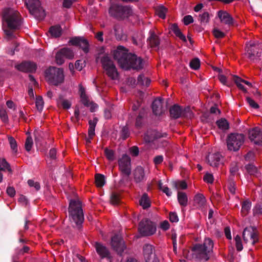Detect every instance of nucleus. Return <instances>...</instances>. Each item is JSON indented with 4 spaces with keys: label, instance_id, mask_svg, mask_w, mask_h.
<instances>
[{
    "label": "nucleus",
    "instance_id": "f257e3e1",
    "mask_svg": "<svg viewBox=\"0 0 262 262\" xmlns=\"http://www.w3.org/2000/svg\"><path fill=\"white\" fill-rule=\"evenodd\" d=\"M114 58L118 61L120 67L125 70H139L143 68L142 59L136 55L128 53L123 47L119 46L114 51Z\"/></svg>",
    "mask_w": 262,
    "mask_h": 262
},
{
    "label": "nucleus",
    "instance_id": "f03ea898",
    "mask_svg": "<svg viewBox=\"0 0 262 262\" xmlns=\"http://www.w3.org/2000/svg\"><path fill=\"white\" fill-rule=\"evenodd\" d=\"M3 18L7 25V27L4 29L6 37L8 39L15 37L14 31L19 29L21 25L19 13L13 9L6 8L3 11Z\"/></svg>",
    "mask_w": 262,
    "mask_h": 262
},
{
    "label": "nucleus",
    "instance_id": "7ed1b4c3",
    "mask_svg": "<svg viewBox=\"0 0 262 262\" xmlns=\"http://www.w3.org/2000/svg\"><path fill=\"white\" fill-rule=\"evenodd\" d=\"M214 246L213 241L209 237L204 239L203 244H196L191 249V256H187V258L194 259L199 261H207L212 252Z\"/></svg>",
    "mask_w": 262,
    "mask_h": 262
},
{
    "label": "nucleus",
    "instance_id": "20e7f679",
    "mask_svg": "<svg viewBox=\"0 0 262 262\" xmlns=\"http://www.w3.org/2000/svg\"><path fill=\"white\" fill-rule=\"evenodd\" d=\"M69 217L78 227L80 226L83 221V213L81 208V204L79 200H71L69 207Z\"/></svg>",
    "mask_w": 262,
    "mask_h": 262
},
{
    "label": "nucleus",
    "instance_id": "39448f33",
    "mask_svg": "<svg viewBox=\"0 0 262 262\" xmlns=\"http://www.w3.org/2000/svg\"><path fill=\"white\" fill-rule=\"evenodd\" d=\"M45 77L49 83L55 85L62 83L64 78L63 70L53 67H50L46 71Z\"/></svg>",
    "mask_w": 262,
    "mask_h": 262
},
{
    "label": "nucleus",
    "instance_id": "423d86ee",
    "mask_svg": "<svg viewBox=\"0 0 262 262\" xmlns=\"http://www.w3.org/2000/svg\"><path fill=\"white\" fill-rule=\"evenodd\" d=\"M102 66L107 76L112 80L117 79L119 74L113 61L107 55H104L101 59Z\"/></svg>",
    "mask_w": 262,
    "mask_h": 262
},
{
    "label": "nucleus",
    "instance_id": "0eeeda50",
    "mask_svg": "<svg viewBox=\"0 0 262 262\" xmlns=\"http://www.w3.org/2000/svg\"><path fill=\"white\" fill-rule=\"evenodd\" d=\"M245 139V136L242 134H230L227 139L228 149L234 151L238 150L244 143Z\"/></svg>",
    "mask_w": 262,
    "mask_h": 262
},
{
    "label": "nucleus",
    "instance_id": "6e6552de",
    "mask_svg": "<svg viewBox=\"0 0 262 262\" xmlns=\"http://www.w3.org/2000/svg\"><path fill=\"white\" fill-rule=\"evenodd\" d=\"M25 4L31 14L39 19L45 16V11L40 7L38 0H25Z\"/></svg>",
    "mask_w": 262,
    "mask_h": 262
},
{
    "label": "nucleus",
    "instance_id": "1a4fd4ad",
    "mask_svg": "<svg viewBox=\"0 0 262 262\" xmlns=\"http://www.w3.org/2000/svg\"><path fill=\"white\" fill-rule=\"evenodd\" d=\"M139 231L142 236H149L156 231L155 224L147 219L143 220L139 224Z\"/></svg>",
    "mask_w": 262,
    "mask_h": 262
},
{
    "label": "nucleus",
    "instance_id": "9d476101",
    "mask_svg": "<svg viewBox=\"0 0 262 262\" xmlns=\"http://www.w3.org/2000/svg\"><path fill=\"white\" fill-rule=\"evenodd\" d=\"M246 53L248 57L253 60L255 57L259 56L262 51V45L255 41H250L246 45Z\"/></svg>",
    "mask_w": 262,
    "mask_h": 262
},
{
    "label": "nucleus",
    "instance_id": "9b49d317",
    "mask_svg": "<svg viewBox=\"0 0 262 262\" xmlns=\"http://www.w3.org/2000/svg\"><path fill=\"white\" fill-rule=\"evenodd\" d=\"M244 242L254 245L258 241V232L256 228L253 227L246 228L243 233Z\"/></svg>",
    "mask_w": 262,
    "mask_h": 262
},
{
    "label": "nucleus",
    "instance_id": "f8f14e48",
    "mask_svg": "<svg viewBox=\"0 0 262 262\" xmlns=\"http://www.w3.org/2000/svg\"><path fill=\"white\" fill-rule=\"evenodd\" d=\"M118 165L121 172L129 176L131 173L130 158L126 155H123L118 160Z\"/></svg>",
    "mask_w": 262,
    "mask_h": 262
},
{
    "label": "nucleus",
    "instance_id": "ddd939ff",
    "mask_svg": "<svg viewBox=\"0 0 262 262\" xmlns=\"http://www.w3.org/2000/svg\"><path fill=\"white\" fill-rule=\"evenodd\" d=\"M74 57V53L72 50L68 48H64L59 50L56 54V62L58 64H62L64 59H72Z\"/></svg>",
    "mask_w": 262,
    "mask_h": 262
},
{
    "label": "nucleus",
    "instance_id": "4468645a",
    "mask_svg": "<svg viewBox=\"0 0 262 262\" xmlns=\"http://www.w3.org/2000/svg\"><path fill=\"white\" fill-rule=\"evenodd\" d=\"M112 248L118 253H121L125 249L124 241L121 236L115 235L111 239Z\"/></svg>",
    "mask_w": 262,
    "mask_h": 262
},
{
    "label": "nucleus",
    "instance_id": "2eb2a0df",
    "mask_svg": "<svg viewBox=\"0 0 262 262\" xmlns=\"http://www.w3.org/2000/svg\"><path fill=\"white\" fill-rule=\"evenodd\" d=\"M249 138L254 144L262 145V132L258 128H254L249 131Z\"/></svg>",
    "mask_w": 262,
    "mask_h": 262
},
{
    "label": "nucleus",
    "instance_id": "dca6fc26",
    "mask_svg": "<svg viewBox=\"0 0 262 262\" xmlns=\"http://www.w3.org/2000/svg\"><path fill=\"white\" fill-rule=\"evenodd\" d=\"M223 157L219 153L209 154L207 157L208 163L212 167H217L222 163Z\"/></svg>",
    "mask_w": 262,
    "mask_h": 262
},
{
    "label": "nucleus",
    "instance_id": "f3484780",
    "mask_svg": "<svg viewBox=\"0 0 262 262\" xmlns=\"http://www.w3.org/2000/svg\"><path fill=\"white\" fill-rule=\"evenodd\" d=\"M69 43L74 46H79L85 53L89 52V43L88 41L81 37H74L71 38Z\"/></svg>",
    "mask_w": 262,
    "mask_h": 262
},
{
    "label": "nucleus",
    "instance_id": "a211bd4d",
    "mask_svg": "<svg viewBox=\"0 0 262 262\" xmlns=\"http://www.w3.org/2000/svg\"><path fill=\"white\" fill-rule=\"evenodd\" d=\"M217 16L221 23L228 26H232L234 24L233 18L227 11L220 10L217 12Z\"/></svg>",
    "mask_w": 262,
    "mask_h": 262
},
{
    "label": "nucleus",
    "instance_id": "6ab92c4d",
    "mask_svg": "<svg viewBox=\"0 0 262 262\" xmlns=\"http://www.w3.org/2000/svg\"><path fill=\"white\" fill-rule=\"evenodd\" d=\"M15 68L21 72H33L36 69V66L33 62L25 61L19 64L16 65Z\"/></svg>",
    "mask_w": 262,
    "mask_h": 262
},
{
    "label": "nucleus",
    "instance_id": "aec40b11",
    "mask_svg": "<svg viewBox=\"0 0 262 262\" xmlns=\"http://www.w3.org/2000/svg\"><path fill=\"white\" fill-rule=\"evenodd\" d=\"M94 247L97 253L101 258H110V253L105 246L100 243L96 242L95 243Z\"/></svg>",
    "mask_w": 262,
    "mask_h": 262
},
{
    "label": "nucleus",
    "instance_id": "412c9836",
    "mask_svg": "<svg viewBox=\"0 0 262 262\" xmlns=\"http://www.w3.org/2000/svg\"><path fill=\"white\" fill-rule=\"evenodd\" d=\"M143 255L145 261L157 257L155 254L153 246L150 244H146L143 248Z\"/></svg>",
    "mask_w": 262,
    "mask_h": 262
},
{
    "label": "nucleus",
    "instance_id": "4be33fe9",
    "mask_svg": "<svg viewBox=\"0 0 262 262\" xmlns=\"http://www.w3.org/2000/svg\"><path fill=\"white\" fill-rule=\"evenodd\" d=\"M134 180L136 183H140L145 180V172L141 166L137 167L134 172Z\"/></svg>",
    "mask_w": 262,
    "mask_h": 262
},
{
    "label": "nucleus",
    "instance_id": "5701e85b",
    "mask_svg": "<svg viewBox=\"0 0 262 262\" xmlns=\"http://www.w3.org/2000/svg\"><path fill=\"white\" fill-rule=\"evenodd\" d=\"M152 108L153 113L156 115H161L164 112L162 99L160 98L155 99L152 102Z\"/></svg>",
    "mask_w": 262,
    "mask_h": 262
},
{
    "label": "nucleus",
    "instance_id": "b1692460",
    "mask_svg": "<svg viewBox=\"0 0 262 262\" xmlns=\"http://www.w3.org/2000/svg\"><path fill=\"white\" fill-rule=\"evenodd\" d=\"M232 79L234 81V82L236 83L237 87L245 92H246L247 91V90L244 86V85H243L244 84H246L249 87L252 86V84L250 82H249L247 81L244 80L237 76L233 75Z\"/></svg>",
    "mask_w": 262,
    "mask_h": 262
},
{
    "label": "nucleus",
    "instance_id": "393cba45",
    "mask_svg": "<svg viewBox=\"0 0 262 262\" xmlns=\"http://www.w3.org/2000/svg\"><path fill=\"white\" fill-rule=\"evenodd\" d=\"M124 7L125 6L117 5H112L110 8L109 13L111 15L116 18H120V15L119 14L122 13L123 10L121 9L122 8H124Z\"/></svg>",
    "mask_w": 262,
    "mask_h": 262
},
{
    "label": "nucleus",
    "instance_id": "a878e982",
    "mask_svg": "<svg viewBox=\"0 0 262 262\" xmlns=\"http://www.w3.org/2000/svg\"><path fill=\"white\" fill-rule=\"evenodd\" d=\"M169 112L171 117L176 119L180 117L183 112L182 108L177 105H174L171 107Z\"/></svg>",
    "mask_w": 262,
    "mask_h": 262
},
{
    "label": "nucleus",
    "instance_id": "bb28decb",
    "mask_svg": "<svg viewBox=\"0 0 262 262\" xmlns=\"http://www.w3.org/2000/svg\"><path fill=\"white\" fill-rule=\"evenodd\" d=\"M79 93L80 94L81 101L82 103L85 106L89 105V101L87 95L85 94L84 88L81 84L79 85Z\"/></svg>",
    "mask_w": 262,
    "mask_h": 262
},
{
    "label": "nucleus",
    "instance_id": "cd10ccee",
    "mask_svg": "<svg viewBox=\"0 0 262 262\" xmlns=\"http://www.w3.org/2000/svg\"><path fill=\"white\" fill-rule=\"evenodd\" d=\"M97 119L94 118L92 120H90L89 122V128L88 130V135L89 137L90 138V139H92L93 137L95 136V129L97 123Z\"/></svg>",
    "mask_w": 262,
    "mask_h": 262
},
{
    "label": "nucleus",
    "instance_id": "c85d7f7f",
    "mask_svg": "<svg viewBox=\"0 0 262 262\" xmlns=\"http://www.w3.org/2000/svg\"><path fill=\"white\" fill-rule=\"evenodd\" d=\"M0 171H8L10 173L12 172L10 164L4 158H0Z\"/></svg>",
    "mask_w": 262,
    "mask_h": 262
},
{
    "label": "nucleus",
    "instance_id": "c756f323",
    "mask_svg": "<svg viewBox=\"0 0 262 262\" xmlns=\"http://www.w3.org/2000/svg\"><path fill=\"white\" fill-rule=\"evenodd\" d=\"M170 29L171 31L175 34V35L179 37L181 40L184 42H186V38L184 35L180 30L179 29L178 26L176 24H172L171 26Z\"/></svg>",
    "mask_w": 262,
    "mask_h": 262
},
{
    "label": "nucleus",
    "instance_id": "7c9ffc66",
    "mask_svg": "<svg viewBox=\"0 0 262 262\" xmlns=\"http://www.w3.org/2000/svg\"><path fill=\"white\" fill-rule=\"evenodd\" d=\"M58 106H61L64 109H69L71 106V103L68 100L65 99L62 96H60L57 100Z\"/></svg>",
    "mask_w": 262,
    "mask_h": 262
},
{
    "label": "nucleus",
    "instance_id": "2f4dec72",
    "mask_svg": "<svg viewBox=\"0 0 262 262\" xmlns=\"http://www.w3.org/2000/svg\"><path fill=\"white\" fill-rule=\"evenodd\" d=\"M194 203L200 207H203L206 203L205 197L201 194H198L194 198Z\"/></svg>",
    "mask_w": 262,
    "mask_h": 262
},
{
    "label": "nucleus",
    "instance_id": "473e14b6",
    "mask_svg": "<svg viewBox=\"0 0 262 262\" xmlns=\"http://www.w3.org/2000/svg\"><path fill=\"white\" fill-rule=\"evenodd\" d=\"M140 204L143 209H146L150 207V202L146 193L143 194L140 200Z\"/></svg>",
    "mask_w": 262,
    "mask_h": 262
},
{
    "label": "nucleus",
    "instance_id": "72a5a7b5",
    "mask_svg": "<svg viewBox=\"0 0 262 262\" xmlns=\"http://www.w3.org/2000/svg\"><path fill=\"white\" fill-rule=\"evenodd\" d=\"M178 200L179 203L181 206H186L187 205V196L185 193L182 192H178Z\"/></svg>",
    "mask_w": 262,
    "mask_h": 262
},
{
    "label": "nucleus",
    "instance_id": "f704fd0d",
    "mask_svg": "<svg viewBox=\"0 0 262 262\" xmlns=\"http://www.w3.org/2000/svg\"><path fill=\"white\" fill-rule=\"evenodd\" d=\"M61 28L60 26H53L50 28L49 32L54 37H59L61 34Z\"/></svg>",
    "mask_w": 262,
    "mask_h": 262
},
{
    "label": "nucleus",
    "instance_id": "c9c22d12",
    "mask_svg": "<svg viewBox=\"0 0 262 262\" xmlns=\"http://www.w3.org/2000/svg\"><path fill=\"white\" fill-rule=\"evenodd\" d=\"M251 203L248 200L244 201L242 204L241 212L243 215H246L251 208Z\"/></svg>",
    "mask_w": 262,
    "mask_h": 262
},
{
    "label": "nucleus",
    "instance_id": "e433bc0d",
    "mask_svg": "<svg viewBox=\"0 0 262 262\" xmlns=\"http://www.w3.org/2000/svg\"><path fill=\"white\" fill-rule=\"evenodd\" d=\"M149 42L151 47H156L158 46L159 43V39L158 36L154 33H152L149 38Z\"/></svg>",
    "mask_w": 262,
    "mask_h": 262
},
{
    "label": "nucleus",
    "instance_id": "4c0bfd02",
    "mask_svg": "<svg viewBox=\"0 0 262 262\" xmlns=\"http://www.w3.org/2000/svg\"><path fill=\"white\" fill-rule=\"evenodd\" d=\"M95 183L98 187H102L105 184L104 177L101 174H97L95 176Z\"/></svg>",
    "mask_w": 262,
    "mask_h": 262
},
{
    "label": "nucleus",
    "instance_id": "58836bf2",
    "mask_svg": "<svg viewBox=\"0 0 262 262\" xmlns=\"http://www.w3.org/2000/svg\"><path fill=\"white\" fill-rule=\"evenodd\" d=\"M167 11V10L166 8L163 6H160L157 8L156 12V14L159 17L164 19L165 18Z\"/></svg>",
    "mask_w": 262,
    "mask_h": 262
},
{
    "label": "nucleus",
    "instance_id": "ea45409f",
    "mask_svg": "<svg viewBox=\"0 0 262 262\" xmlns=\"http://www.w3.org/2000/svg\"><path fill=\"white\" fill-rule=\"evenodd\" d=\"M209 14L207 12H204L199 15V21L202 25H206L209 21Z\"/></svg>",
    "mask_w": 262,
    "mask_h": 262
},
{
    "label": "nucleus",
    "instance_id": "a19ab883",
    "mask_svg": "<svg viewBox=\"0 0 262 262\" xmlns=\"http://www.w3.org/2000/svg\"><path fill=\"white\" fill-rule=\"evenodd\" d=\"M150 82V79L143 75H139L138 77V83L141 85L148 86Z\"/></svg>",
    "mask_w": 262,
    "mask_h": 262
},
{
    "label": "nucleus",
    "instance_id": "79ce46f5",
    "mask_svg": "<svg viewBox=\"0 0 262 262\" xmlns=\"http://www.w3.org/2000/svg\"><path fill=\"white\" fill-rule=\"evenodd\" d=\"M35 105L38 111L41 112L42 110L44 105V102L42 97L38 96L36 97Z\"/></svg>",
    "mask_w": 262,
    "mask_h": 262
},
{
    "label": "nucleus",
    "instance_id": "37998d69",
    "mask_svg": "<svg viewBox=\"0 0 262 262\" xmlns=\"http://www.w3.org/2000/svg\"><path fill=\"white\" fill-rule=\"evenodd\" d=\"M8 139L12 150L16 154L17 152V144L16 140L11 136L8 137Z\"/></svg>",
    "mask_w": 262,
    "mask_h": 262
},
{
    "label": "nucleus",
    "instance_id": "c03bdc74",
    "mask_svg": "<svg viewBox=\"0 0 262 262\" xmlns=\"http://www.w3.org/2000/svg\"><path fill=\"white\" fill-rule=\"evenodd\" d=\"M216 124L221 129L225 130L229 128V124L226 119H221L216 122Z\"/></svg>",
    "mask_w": 262,
    "mask_h": 262
},
{
    "label": "nucleus",
    "instance_id": "a18cd8bd",
    "mask_svg": "<svg viewBox=\"0 0 262 262\" xmlns=\"http://www.w3.org/2000/svg\"><path fill=\"white\" fill-rule=\"evenodd\" d=\"M27 135H28V137L25 142V149L27 151H29L31 150L33 145V140L29 133L27 132Z\"/></svg>",
    "mask_w": 262,
    "mask_h": 262
},
{
    "label": "nucleus",
    "instance_id": "49530a36",
    "mask_svg": "<svg viewBox=\"0 0 262 262\" xmlns=\"http://www.w3.org/2000/svg\"><path fill=\"white\" fill-rule=\"evenodd\" d=\"M121 10H123V12L119 14L120 18L127 17L132 13V10L129 7L125 6L124 8H122Z\"/></svg>",
    "mask_w": 262,
    "mask_h": 262
},
{
    "label": "nucleus",
    "instance_id": "de8ad7c7",
    "mask_svg": "<svg viewBox=\"0 0 262 262\" xmlns=\"http://www.w3.org/2000/svg\"><path fill=\"white\" fill-rule=\"evenodd\" d=\"M173 185L177 189H185L187 185L184 181H178L173 183Z\"/></svg>",
    "mask_w": 262,
    "mask_h": 262
},
{
    "label": "nucleus",
    "instance_id": "09e8293b",
    "mask_svg": "<svg viewBox=\"0 0 262 262\" xmlns=\"http://www.w3.org/2000/svg\"><path fill=\"white\" fill-rule=\"evenodd\" d=\"M247 172L251 175H255L258 172L257 168L252 164H249L246 166Z\"/></svg>",
    "mask_w": 262,
    "mask_h": 262
},
{
    "label": "nucleus",
    "instance_id": "8fccbe9b",
    "mask_svg": "<svg viewBox=\"0 0 262 262\" xmlns=\"http://www.w3.org/2000/svg\"><path fill=\"white\" fill-rule=\"evenodd\" d=\"M0 118L3 122L7 123L8 122V117L7 111L3 107H0Z\"/></svg>",
    "mask_w": 262,
    "mask_h": 262
},
{
    "label": "nucleus",
    "instance_id": "3c124183",
    "mask_svg": "<svg viewBox=\"0 0 262 262\" xmlns=\"http://www.w3.org/2000/svg\"><path fill=\"white\" fill-rule=\"evenodd\" d=\"M189 65L191 69L196 70L200 67V61L198 58H194L190 62Z\"/></svg>",
    "mask_w": 262,
    "mask_h": 262
},
{
    "label": "nucleus",
    "instance_id": "603ef678",
    "mask_svg": "<svg viewBox=\"0 0 262 262\" xmlns=\"http://www.w3.org/2000/svg\"><path fill=\"white\" fill-rule=\"evenodd\" d=\"M158 186L159 189L165 193L168 196L171 195V192H170L169 188L167 186H164L161 181L159 182Z\"/></svg>",
    "mask_w": 262,
    "mask_h": 262
},
{
    "label": "nucleus",
    "instance_id": "864d4df0",
    "mask_svg": "<svg viewBox=\"0 0 262 262\" xmlns=\"http://www.w3.org/2000/svg\"><path fill=\"white\" fill-rule=\"evenodd\" d=\"M212 33L214 37L217 38H222L225 36V33L221 31L219 29L214 28L213 29Z\"/></svg>",
    "mask_w": 262,
    "mask_h": 262
},
{
    "label": "nucleus",
    "instance_id": "5fc2aeb1",
    "mask_svg": "<svg viewBox=\"0 0 262 262\" xmlns=\"http://www.w3.org/2000/svg\"><path fill=\"white\" fill-rule=\"evenodd\" d=\"M234 239L237 250L238 251L242 250L243 247L241 237L239 235H236Z\"/></svg>",
    "mask_w": 262,
    "mask_h": 262
},
{
    "label": "nucleus",
    "instance_id": "6e6d98bb",
    "mask_svg": "<svg viewBox=\"0 0 262 262\" xmlns=\"http://www.w3.org/2000/svg\"><path fill=\"white\" fill-rule=\"evenodd\" d=\"M105 154L108 160L113 161L114 160V152L111 149L108 148L105 149Z\"/></svg>",
    "mask_w": 262,
    "mask_h": 262
},
{
    "label": "nucleus",
    "instance_id": "4d7b16f0",
    "mask_svg": "<svg viewBox=\"0 0 262 262\" xmlns=\"http://www.w3.org/2000/svg\"><path fill=\"white\" fill-rule=\"evenodd\" d=\"M28 184L31 187H34L36 190H38L40 189V185L37 182H35L32 180L28 181Z\"/></svg>",
    "mask_w": 262,
    "mask_h": 262
},
{
    "label": "nucleus",
    "instance_id": "13d9d810",
    "mask_svg": "<svg viewBox=\"0 0 262 262\" xmlns=\"http://www.w3.org/2000/svg\"><path fill=\"white\" fill-rule=\"evenodd\" d=\"M204 180L208 183H212L214 180L213 176L212 174L207 173L204 177Z\"/></svg>",
    "mask_w": 262,
    "mask_h": 262
},
{
    "label": "nucleus",
    "instance_id": "bf43d9fd",
    "mask_svg": "<svg viewBox=\"0 0 262 262\" xmlns=\"http://www.w3.org/2000/svg\"><path fill=\"white\" fill-rule=\"evenodd\" d=\"M169 218L170 222L172 223H177L179 221L178 216L175 212H170Z\"/></svg>",
    "mask_w": 262,
    "mask_h": 262
},
{
    "label": "nucleus",
    "instance_id": "052dcab7",
    "mask_svg": "<svg viewBox=\"0 0 262 262\" xmlns=\"http://www.w3.org/2000/svg\"><path fill=\"white\" fill-rule=\"evenodd\" d=\"M119 201V195L116 193L112 194L111 202L113 204H117Z\"/></svg>",
    "mask_w": 262,
    "mask_h": 262
},
{
    "label": "nucleus",
    "instance_id": "680f3d73",
    "mask_svg": "<svg viewBox=\"0 0 262 262\" xmlns=\"http://www.w3.org/2000/svg\"><path fill=\"white\" fill-rule=\"evenodd\" d=\"M193 21V19L191 15H186L183 18V22L185 25H188Z\"/></svg>",
    "mask_w": 262,
    "mask_h": 262
},
{
    "label": "nucleus",
    "instance_id": "e2e57ef3",
    "mask_svg": "<svg viewBox=\"0 0 262 262\" xmlns=\"http://www.w3.org/2000/svg\"><path fill=\"white\" fill-rule=\"evenodd\" d=\"M247 102L249 104L254 108H258L259 106L257 103H256L253 99H252L250 97H247L246 98Z\"/></svg>",
    "mask_w": 262,
    "mask_h": 262
},
{
    "label": "nucleus",
    "instance_id": "0e129e2a",
    "mask_svg": "<svg viewBox=\"0 0 262 262\" xmlns=\"http://www.w3.org/2000/svg\"><path fill=\"white\" fill-rule=\"evenodd\" d=\"M169 224L167 221H164L160 223V227L163 230H167L169 228Z\"/></svg>",
    "mask_w": 262,
    "mask_h": 262
},
{
    "label": "nucleus",
    "instance_id": "69168bd1",
    "mask_svg": "<svg viewBox=\"0 0 262 262\" xmlns=\"http://www.w3.org/2000/svg\"><path fill=\"white\" fill-rule=\"evenodd\" d=\"M254 214H260L262 213V205H257L253 209Z\"/></svg>",
    "mask_w": 262,
    "mask_h": 262
},
{
    "label": "nucleus",
    "instance_id": "338daca9",
    "mask_svg": "<svg viewBox=\"0 0 262 262\" xmlns=\"http://www.w3.org/2000/svg\"><path fill=\"white\" fill-rule=\"evenodd\" d=\"M130 154L133 156H137L139 154V149L137 146H133L129 148Z\"/></svg>",
    "mask_w": 262,
    "mask_h": 262
},
{
    "label": "nucleus",
    "instance_id": "774afa93",
    "mask_svg": "<svg viewBox=\"0 0 262 262\" xmlns=\"http://www.w3.org/2000/svg\"><path fill=\"white\" fill-rule=\"evenodd\" d=\"M7 193L10 196L13 197L15 194V190L13 187H8L7 188Z\"/></svg>",
    "mask_w": 262,
    "mask_h": 262
}]
</instances>
